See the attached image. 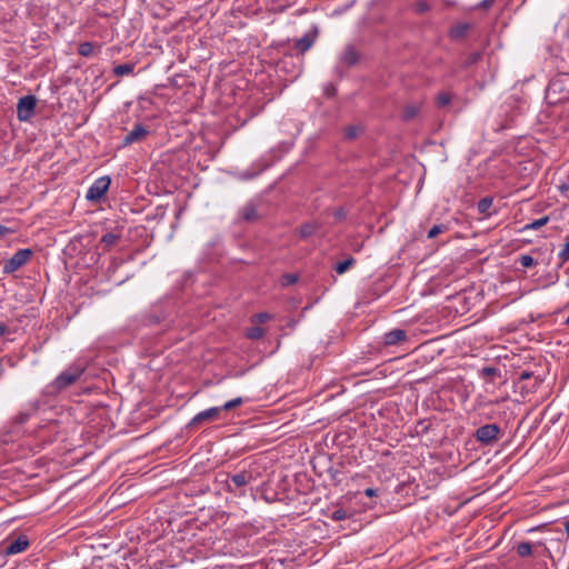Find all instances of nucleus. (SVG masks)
<instances>
[{
    "mask_svg": "<svg viewBox=\"0 0 569 569\" xmlns=\"http://www.w3.org/2000/svg\"><path fill=\"white\" fill-rule=\"evenodd\" d=\"M286 278L288 283H293L297 280V277L295 274H288Z\"/></svg>",
    "mask_w": 569,
    "mask_h": 569,
    "instance_id": "nucleus-44",
    "label": "nucleus"
},
{
    "mask_svg": "<svg viewBox=\"0 0 569 569\" xmlns=\"http://www.w3.org/2000/svg\"><path fill=\"white\" fill-rule=\"evenodd\" d=\"M272 319V316L268 312H259V313H256L251 317V322L254 323V325H260V323H263L266 321H269Z\"/></svg>",
    "mask_w": 569,
    "mask_h": 569,
    "instance_id": "nucleus-24",
    "label": "nucleus"
},
{
    "mask_svg": "<svg viewBox=\"0 0 569 569\" xmlns=\"http://www.w3.org/2000/svg\"><path fill=\"white\" fill-rule=\"evenodd\" d=\"M531 377H532V372L527 371V370L521 371L519 375L520 380H527V379H530Z\"/></svg>",
    "mask_w": 569,
    "mask_h": 569,
    "instance_id": "nucleus-39",
    "label": "nucleus"
},
{
    "mask_svg": "<svg viewBox=\"0 0 569 569\" xmlns=\"http://www.w3.org/2000/svg\"><path fill=\"white\" fill-rule=\"evenodd\" d=\"M83 371L84 368L80 365L70 366L54 379L53 385L59 390L64 389L74 383L82 376Z\"/></svg>",
    "mask_w": 569,
    "mask_h": 569,
    "instance_id": "nucleus-2",
    "label": "nucleus"
},
{
    "mask_svg": "<svg viewBox=\"0 0 569 569\" xmlns=\"http://www.w3.org/2000/svg\"><path fill=\"white\" fill-rule=\"evenodd\" d=\"M365 495L369 498L377 496V490L373 488H367Z\"/></svg>",
    "mask_w": 569,
    "mask_h": 569,
    "instance_id": "nucleus-41",
    "label": "nucleus"
},
{
    "mask_svg": "<svg viewBox=\"0 0 569 569\" xmlns=\"http://www.w3.org/2000/svg\"><path fill=\"white\" fill-rule=\"evenodd\" d=\"M220 411V407H211L206 410H202L191 419L190 426L200 425L203 421L217 420L219 418Z\"/></svg>",
    "mask_w": 569,
    "mask_h": 569,
    "instance_id": "nucleus-9",
    "label": "nucleus"
},
{
    "mask_svg": "<svg viewBox=\"0 0 569 569\" xmlns=\"http://www.w3.org/2000/svg\"><path fill=\"white\" fill-rule=\"evenodd\" d=\"M519 263L523 268H530L533 266L535 260L530 254H522L519 258Z\"/></svg>",
    "mask_w": 569,
    "mask_h": 569,
    "instance_id": "nucleus-31",
    "label": "nucleus"
},
{
    "mask_svg": "<svg viewBox=\"0 0 569 569\" xmlns=\"http://www.w3.org/2000/svg\"><path fill=\"white\" fill-rule=\"evenodd\" d=\"M335 90H336V89H335L332 86H329V87H327V88H326V93H327V94H333V93H335Z\"/></svg>",
    "mask_w": 569,
    "mask_h": 569,
    "instance_id": "nucleus-46",
    "label": "nucleus"
},
{
    "mask_svg": "<svg viewBox=\"0 0 569 569\" xmlns=\"http://www.w3.org/2000/svg\"><path fill=\"white\" fill-rule=\"evenodd\" d=\"M360 60V54L358 50L352 44H348L345 47L342 52L339 56L338 64L336 66V73L339 76L343 74L345 68H350L356 66Z\"/></svg>",
    "mask_w": 569,
    "mask_h": 569,
    "instance_id": "nucleus-3",
    "label": "nucleus"
},
{
    "mask_svg": "<svg viewBox=\"0 0 569 569\" xmlns=\"http://www.w3.org/2000/svg\"><path fill=\"white\" fill-rule=\"evenodd\" d=\"M111 183L109 176L99 177L88 188L86 199L91 202H98L108 191Z\"/></svg>",
    "mask_w": 569,
    "mask_h": 569,
    "instance_id": "nucleus-4",
    "label": "nucleus"
},
{
    "mask_svg": "<svg viewBox=\"0 0 569 569\" xmlns=\"http://www.w3.org/2000/svg\"><path fill=\"white\" fill-rule=\"evenodd\" d=\"M37 106V98L32 94L24 96L19 99L17 104V118L20 121H29L33 114Z\"/></svg>",
    "mask_w": 569,
    "mask_h": 569,
    "instance_id": "nucleus-5",
    "label": "nucleus"
},
{
    "mask_svg": "<svg viewBox=\"0 0 569 569\" xmlns=\"http://www.w3.org/2000/svg\"><path fill=\"white\" fill-rule=\"evenodd\" d=\"M333 217L337 221H343L347 217V211L343 208H338L333 211Z\"/></svg>",
    "mask_w": 569,
    "mask_h": 569,
    "instance_id": "nucleus-34",
    "label": "nucleus"
},
{
    "mask_svg": "<svg viewBox=\"0 0 569 569\" xmlns=\"http://www.w3.org/2000/svg\"><path fill=\"white\" fill-rule=\"evenodd\" d=\"M243 400L241 397L234 398L232 400L227 401L221 408V410H230L240 405H242Z\"/></svg>",
    "mask_w": 569,
    "mask_h": 569,
    "instance_id": "nucleus-29",
    "label": "nucleus"
},
{
    "mask_svg": "<svg viewBox=\"0 0 569 569\" xmlns=\"http://www.w3.org/2000/svg\"><path fill=\"white\" fill-rule=\"evenodd\" d=\"M562 523H563L566 535H567V537H569V517L567 519H565Z\"/></svg>",
    "mask_w": 569,
    "mask_h": 569,
    "instance_id": "nucleus-42",
    "label": "nucleus"
},
{
    "mask_svg": "<svg viewBox=\"0 0 569 569\" xmlns=\"http://www.w3.org/2000/svg\"><path fill=\"white\" fill-rule=\"evenodd\" d=\"M567 98H568V96L565 94V96L559 97L558 100H562V99H567Z\"/></svg>",
    "mask_w": 569,
    "mask_h": 569,
    "instance_id": "nucleus-48",
    "label": "nucleus"
},
{
    "mask_svg": "<svg viewBox=\"0 0 569 569\" xmlns=\"http://www.w3.org/2000/svg\"><path fill=\"white\" fill-rule=\"evenodd\" d=\"M493 3V0H482L481 7L482 8H489Z\"/></svg>",
    "mask_w": 569,
    "mask_h": 569,
    "instance_id": "nucleus-43",
    "label": "nucleus"
},
{
    "mask_svg": "<svg viewBox=\"0 0 569 569\" xmlns=\"http://www.w3.org/2000/svg\"><path fill=\"white\" fill-rule=\"evenodd\" d=\"M416 9L418 12L422 13L429 10V4L426 1L421 0L416 3Z\"/></svg>",
    "mask_w": 569,
    "mask_h": 569,
    "instance_id": "nucleus-35",
    "label": "nucleus"
},
{
    "mask_svg": "<svg viewBox=\"0 0 569 569\" xmlns=\"http://www.w3.org/2000/svg\"><path fill=\"white\" fill-rule=\"evenodd\" d=\"M356 263V260L355 258L352 257H349L348 259L343 260V261H339L336 266H335V270L338 274H342L345 273L351 266H353Z\"/></svg>",
    "mask_w": 569,
    "mask_h": 569,
    "instance_id": "nucleus-19",
    "label": "nucleus"
},
{
    "mask_svg": "<svg viewBox=\"0 0 569 569\" xmlns=\"http://www.w3.org/2000/svg\"><path fill=\"white\" fill-rule=\"evenodd\" d=\"M348 518V513L345 509L339 508L332 511L331 519L335 521L345 520Z\"/></svg>",
    "mask_w": 569,
    "mask_h": 569,
    "instance_id": "nucleus-30",
    "label": "nucleus"
},
{
    "mask_svg": "<svg viewBox=\"0 0 569 569\" xmlns=\"http://www.w3.org/2000/svg\"><path fill=\"white\" fill-rule=\"evenodd\" d=\"M320 227L321 224L317 221L303 223L300 228L299 236L302 239H307L313 236L320 229Z\"/></svg>",
    "mask_w": 569,
    "mask_h": 569,
    "instance_id": "nucleus-12",
    "label": "nucleus"
},
{
    "mask_svg": "<svg viewBox=\"0 0 569 569\" xmlns=\"http://www.w3.org/2000/svg\"><path fill=\"white\" fill-rule=\"evenodd\" d=\"M31 416V411H20L16 417H14V422L18 423V425H22L24 422H27L29 420Z\"/></svg>",
    "mask_w": 569,
    "mask_h": 569,
    "instance_id": "nucleus-33",
    "label": "nucleus"
},
{
    "mask_svg": "<svg viewBox=\"0 0 569 569\" xmlns=\"http://www.w3.org/2000/svg\"><path fill=\"white\" fill-rule=\"evenodd\" d=\"M558 258L561 263L567 262L569 260V241L566 242L562 249L558 253Z\"/></svg>",
    "mask_w": 569,
    "mask_h": 569,
    "instance_id": "nucleus-32",
    "label": "nucleus"
},
{
    "mask_svg": "<svg viewBox=\"0 0 569 569\" xmlns=\"http://www.w3.org/2000/svg\"><path fill=\"white\" fill-rule=\"evenodd\" d=\"M500 431L501 430L498 425L488 423L478 428L475 437L477 441L481 442L482 445H491L498 438Z\"/></svg>",
    "mask_w": 569,
    "mask_h": 569,
    "instance_id": "nucleus-6",
    "label": "nucleus"
},
{
    "mask_svg": "<svg viewBox=\"0 0 569 569\" xmlns=\"http://www.w3.org/2000/svg\"><path fill=\"white\" fill-rule=\"evenodd\" d=\"M481 54L479 52H473L468 58V63H475L480 59Z\"/></svg>",
    "mask_w": 569,
    "mask_h": 569,
    "instance_id": "nucleus-37",
    "label": "nucleus"
},
{
    "mask_svg": "<svg viewBox=\"0 0 569 569\" xmlns=\"http://www.w3.org/2000/svg\"><path fill=\"white\" fill-rule=\"evenodd\" d=\"M263 335H264V330L261 327H259L258 325H256L251 328H248L246 331V337L251 340H258V339L262 338Z\"/></svg>",
    "mask_w": 569,
    "mask_h": 569,
    "instance_id": "nucleus-20",
    "label": "nucleus"
},
{
    "mask_svg": "<svg viewBox=\"0 0 569 569\" xmlns=\"http://www.w3.org/2000/svg\"><path fill=\"white\" fill-rule=\"evenodd\" d=\"M407 339V333L402 329H393L383 335L386 346H397Z\"/></svg>",
    "mask_w": 569,
    "mask_h": 569,
    "instance_id": "nucleus-10",
    "label": "nucleus"
},
{
    "mask_svg": "<svg viewBox=\"0 0 569 569\" xmlns=\"http://www.w3.org/2000/svg\"><path fill=\"white\" fill-rule=\"evenodd\" d=\"M468 30V23H459L450 29L449 34L452 39H460L467 34Z\"/></svg>",
    "mask_w": 569,
    "mask_h": 569,
    "instance_id": "nucleus-16",
    "label": "nucleus"
},
{
    "mask_svg": "<svg viewBox=\"0 0 569 569\" xmlns=\"http://www.w3.org/2000/svg\"><path fill=\"white\" fill-rule=\"evenodd\" d=\"M242 177H243V179H251V178H253V177H254V174H251V173H247V172H246V173H243V174H242Z\"/></svg>",
    "mask_w": 569,
    "mask_h": 569,
    "instance_id": "nucleus-47",
    "label": "nucleus"
},
{
    "mask_svg": "<svg viewBox=\"0 0 569 569\" xmlns=\"http://www.w3.org/2000/svg\"><path fill=\"white\" fill-rule=\"evenodd\" d=\"M149 134V130L146 126H143L142 123H136L132 128V130H130L123 138L122 140V147H127V146H130L132 143H136V142H139V141H142L143 139H146V137Z\"/></svg>",
    "mask_w": 569,
    "mask_h": 569,
    "instance_id": "nucleus-8",
    "label": "nucleus"
},
{
    "mask_svg": "<svg viewBox=\"0 0 569 569\" xmlns=\"http://www.w3.org/2000/svg\"><path fill=\"white\" fill-rule=\"evenodd\" d=\"M12 232H13V230H11L10 228L0 226V238L4 237L8 233H12Z\"/></svg>",
    "mask_w": 569,
    "mask_h": 569,
    "instance_id": "nucleus-40",
    "label": "nucleus"
},
{
    "mask_svg": "<svg viewBox=\"0 0 569 569\" xmlns=\"http://www.w3.org/2000/svg\"><path fill=\"white\" fill-rule=\"evenodd\" d=\"M492 206V198L485 197L477 203V209L480 213H487Z\"/></svg>",
    "mask_w": 569,
    "mask_h": 569,
    "instance_id": "nucleus-22",
    "label": "nucleus"
},
{
    "mask_svg": "<svg viewBox=\"0 0 569 569\" xmlns=\"http://www.w3.org/2000/svg\"><path fill=\"white\" fill-rule=\"evenodd\" d=\"M346 136L350 139L357 136V129L355 127H350L346 130Z\"/></svg>",
    "mask_w": 569,
    "mask_h": 569,
    "instance_id": "nucleus-38",
    "label": "nucleus"
},
{
    "mask_svg": "<svg viewBox=\"0 0 569 569\" xmlns=\"http://www.w3.org/2000/svg\"><path fill=\"white\" fill-rule=\"evenodd\" d=\"M549 218L548 217H542L540 219H537V220H533L532 222H530L529 224H527L525 227V229H531V230H538L539 228H541L542 226H545L547 222H548Z\"/></svg>",
    "mask_w": 569,
    "mask_h": 569,
    "instance_id": "nucleus-28",
    "label": "nucleus"
},
{
    "mask_svg": "<svg viewBox=\"0 0 569 569\" xmlns=\"http://www.w3.org/2000/svg\"><path fill=\"white\" fill-rule=\"evenodd\" d=\"M417 114V109L415 107H408L405 110L403 117L406 119H412Z\"/></svg>",
    "mask_w": 569,
    "mask_h": 569,
    "instance_id": "nucleus-36",
    "label": "nucleus"
},
{
    "mask_svg": "<svg viewBox=\"0 0 569 569\" xmlns=\"http://www.w3.org/2000/svg\"><path fill=\"white\" fill-rule=\"evenodd\" d=\"M120 238L121 232H106L100 239V244L103 246L104 250H109L120 240Z\"/></svg>",
    "mask_w": 569,
    "mask_h": 569,
    "instance_id": "nucleus-13",
    "label": "nucleus"
},
{
    "mask_svg": "<svg viewBox=\"0 0 569 569\" xmlns=\"http://www.w3.org/2000/svg\"><path fill=\"white\" fill-rule=\"evenodd\" d=\"M29 547V540L26 536H19L16 540L10 542L7 548V555H17L24 551Z\"/></svg>",
    "mask_w": 569,
    "mask_h": 569,
    "instance_id": "nucleus-11",
    "label": "nucleus"
},
{
    "mask_svg": "<svg viewBox=\"0 0 569 569\" xmlns=\"http://www.w3.org/2000/svg\"><path fill=\"white\" fill-rule=\"evenodd\" d=\"M253 480L252 473L248 471H241L232 475L227 480V491L236 492V489L242 488Z\"/></svg>",
    "mask_w": 569,
    "mask_h": 569,
    "instance_id": "nucleus-7",
    "label": "nucleus"
},
{
    "mask_svg": "<svg viewBox=\"0 0 569 569\" xmlns=\"http://www.w3.org/2000/svg\"><path fill=\"white\" fill-rule=\"evenodd\" d=\"M6 331H7V326L4 323L0 322V337L2 335H4Z\"/></svg>",
    "mask_w": 569,
    "mask_h": 569,
    "instance_id": "nucleus-45",
    "label": "nucleus"
},
{
    "mask_svg": "<svg viewBox=\"0 0 569 569\" xmlns=\"http://www.w3.org/2000/svg\"><path fill=\"white\" fill-rule=\"evenodd\" d=\"M566 325L569 326V315H568V318L566 319Z\"/></svg>",
    "mask_w": 569,
    "mask_h": 569,
    "instance_id": "nucleus-49",
    "label": "nucleus"
},
{
    "mask_svg": "<svg viewBox=\"0 0 569 569\" xmlns=\"http://www.w3.org/2000/svg\"><path fill=\"white\" fill-rule=\"evenodd\" d=\"M517 553L520 557H529L532 555V545L528 541H522L517 546Z\"/></svg>",
    "mask_w": 569,
    "mask_h": 569,
    "instance_id": "nucleus-21",
    "label": "nucleus"
},
{
    "mask_svg": "<svg viewBox=\"0 0 569 569\" xmlns=\"http://www.w3.org/2000/svg\"><path fill=\"white\" fill-rule=\"evenodd\" d=\"M448 230V227L445 226V224H435L429 231H428V234H427V238L428 239H433L436 238L438 234L445 232Z\"/></svg>",
    "mask_w": 569,
    "mask_h": 569,
    "instance_id": "nucleus-25",
    "label": "nucleus"
},
{
    "mask_svg": "<svg viewBox=\"0 0 569 569\" xmlns=\"http://www.w3.org/2000/svg\"><path fill=\"white\" fill-rule=\"evenodd\" d=\"M563 81H569V74H563L561 78L551 80L548 86V89H547L548 94L561 93V91L563 89V87H562Z\"/></svg>",
    "mask_w": 569,
    "mask_h": 569,
    "instance_id": "nucleus-15",
    "label": "nucleus"
},
{
    "mask_svg": "<svg viewBox=\"0 0 569 569\" xmlns=\"http://www.w3.org/2000/svg\"><path fill=\"white\" fill-rule=\"evenodd\" d=\"M452 99V96L451 93L449 92H440L438 96H437V104L438 107H446L450 103Z\"/></svg>",
    "mask_w": 569,
    "mask_h": 569,
    "instance_id": "nucleus-27",
    "label": "nucleus"
},
{
    "mask_svg": "<svg viewBox=\"0 0 569 569\" xmlns=\"http://www.w3.org/2000/svg\"><path fill=\"white\" fill-rule=\"evenodd\" d=\"M313 42L315 37H312L311 34H305L303 37L296 41L295 47L299 52L305 53L312 47Z\"/></svg>",
    "mask_w": 569,
    "mask_h": 569,
    "instance_id": "nucleus-14",
    "label": "nucleus"
},
{
    "mask_svg": "<svg viewBox=\"0 0 569 569\" xmlns=\"http://www.w3.org/2000/svg\"><path fill=\"white\" fill-rule=\"evenodd\" d=\"M241 217L246 221H253L257 217V208L252 203L246 204L241 210Z\"/></svg>",
    "mask_w": 569,
    "mask_h": 569,
    "instance_id": "nucleus-17",
    "label": "nucleus"
},
{
    "mask_svg": "<svg viewBox=\"0 0 569 569\" xmlns=\"http://www.w3.org/2000/svg\"><path fill=\"white\" fill-rule=\"evenodd\" d=\"M33 252L29 248L19 249L14 254L3 262V273L11 274L23 267L32 257Z\"/></svg>",
    "mask_w": 569,
    "mask_h": 569,
    "instance_id": "nucleus-1",
    "label": "nucleus"
},
{
    "mask_svg": "<svg viewBox=\"0 0 569 569\" xmlns=\"http://www.w3.org/2000/svg\"><path fill=\"white\" fill-rule=\"evenodd\" d=\"M134 64L132 63H122L118 64L113 68V73L118 77L128 76L133 72Z\"/></svg>",
    "mask_w": 569,
    "mask_h": 569,
    "instance_id": "nucleus-18",
    "label": "nucleus"
},
{
    "mask_svg": "<svg viewBox=\"0 0 569 569\" xmlns=\"http://www.w3.org/2000/svg\"><path fill=\"white\" fill-rule=\"evenodd\" d=\"M500 375V371L497 367H483L480 371H479V376L482 377V378H486V377H496V376H499Z\"/></svg>",
    "mask_w": 569,
    "mask_h": 569,
    "instance_id": "nucleus-26",
    "label": "nucleus"
},
{
    "mask_svg": "<svg viewBox=\"0 0 569 569\" xmlns=\"http://www.w3.org/2000/svg\"><path fill=\"white\" fill-rule=\"evenodd\" d=\"M93 49V44L91 42L86 41L79 44L78 53L82 57H89L92 54Z\"/></svg>",
    "mask_w": 569,
    "mask_h": 569,
    "instance_id": "nucleus-23",
    "label": "nucleus"
}]
</instances>
